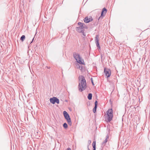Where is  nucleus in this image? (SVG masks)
<instances>
[{
  "label": "nucleus",
  "mask_w": 150,
  "mask_h": 150,
  "mask_svg": "<svg viewBox=\"0 0 150 150\" xmlns=\"http://www.w3.org/2000/svg\"><path fill=\"white\" fill-rule=\"evenodd\" d=\"M79 80H81L78 85V88L79 91L81 92L85 90L86 87V83L84 77L82 75L79 77Z\"/></svg>",
  "instance_id": "1"
},
{
  "label": "nucleus",
  "mask_w": 150,
  "mask_h": 150,
  "mask_svg": "<svg viewBox=\"0 0 150 150\" xmlns=\"http://www.w3.org/2000/svg\"><path fill=\"white\" fill-rule=\"evenodd\" d=\"M79 26L76 28V30L79 33H81L84 31L85 29H87V27L83 23L81 22H79L78 23Z\"/></svg>",
  "instance_id": "2"
},
{
  "label": "nucleus",
  "mask_w": 150,
  "mask_h": 150,
  "mask_svg": "<svg viewBox=\"0 0 150 150\" xmlns=\"http://www.w3.org/2000/svg\"><path fill=\"white\" fill-rule=\"evenodd\" d=\"M113 117V111L112 109H109L107 111V116L106 120L108 122H110L112 119Z\"/></svg>",
  "instance_id": "3"
},
{
  "label": "nucleus",
  "mask_w": 150,
  "mask_h": 150,
  "mask_svg": "<svg viewBox=\"0 0 150 150\" xmlns=\"http://www.w3.org/2000/svg\"><path fill=\"white\" fill-rule=\"evenodd\" d=\"M73 56L76 62L81 64H83V63L82 62V59L79 54L76 52L73 53Z\"/></svg>",
  "instance_id": "4"
},
{
  "label": "nucleus",
  "mask_w": 150,
  "mask_h": 150,
  "mask_svg": "<svg viewBox=\"0 0 150 150\" xmlns=\"http://www.w3.org/2000/svg\"><path fill=\"white\" fill-rule=\"evenodd\" d=\"M63 113L64 117L67 120L68 124L70 126H71L72 125V122L69 115L66 111H64Z\"/></svg>",
  "instance_id": "5"
},
{
  "label": "nucleus",
  "mask_w": 150,
  "mask_h": 150,
  "mask_svg": "<svg viewBox=\"0 0 150 150\" xmlns=\"http://www.w3.org/2000/svg\"><path fill=\"white\" fill-rule=\"evenodd\" d=\"M104 73L107 77H109L111 75V70L108 69L104 68Z\"/></svg>",
  "instance_id": "6"
},
{
  "label": "nucleus",
  "mask_w": 150,
  "mask_h": 150,
  "mask_svg": "<svg viewBox=\"0 0 150 150\" xmlns=\"http://www.w3.org/2000/svg\"><path fill=\"white\" fill-rule=\"evenodd\" d=\"M99 36L98 35H97L95 38V41L96 43L97 47L100 48V46L99 43Z\"/></svg>",
  "instance_id": "7"
},
{
  "label": "nucleus",
  "mask_w": 150,
  "mask_h": 150,
  "mask_svg": "<svg viewBox=\"0 0 150 150\" xmlns=\"http://www.w3.org/2000/svg\"><path fill=\"white\" fill-rule=\"evenodd\" d=\"M107 12V10L105 8H104L103 9L101 13V15L100 16V17H99V19L100 18H103V17L104 16L106 13Z\"/></svg>",
  "instance_id": "8"
},
{
  "label": "nucleus",
  "mask_w": 150,
  "mask_h": 150,
  "mask_svg": "<svg viewBox=\"0 0 150 150\" xmlns=\"http://www.w3.org/2000/svg\"><path fill=\"white\" fill-rule=\"evenodd\" d=\"M109 138V136L107 135L106 136V139L102 143V146L103 147L106 144L107 142H108V139Z\"/></svg>",
  "instance_id": "9"
},
{
  "label": "nucleus",
  "mask_w": 150,
  "mask_h": 150,
  "mask_svg": "<svg viewBox=\"0 0 150 150\" xmlns=\"http://www.w3.org/2000/svg\"><path fill=\"white\" fill-rule=\"evenodd\" d=\"M50 102L53 104H54L56 103V97H53L50 99Z\"/></svg>",
  "instance_id": "10"
},
{
  "label": "nucleus",
  "mask_w": 150,
  "mask_h": 150,
  "mask_svg": "<svg viewBox=\"0 0 150 150\" xmlns=\"http://www.w3.org/2000/svg\"><path fill=\"white\" fill-rule=\"evenodd\" d=\"M92 94L91 93H89L87 97L88 99L89 100H91L92 98Z\"/></svg>",
  "instance_id": "11"
},
{
  "label": "nucleus",
  "mask_w": 150,
  "mask_h": 150,
  "mask_svg": "<svg viewBox=\"0 0 150 150\" xmlns=\"http://www.w3.org/2000/svg\"><path fill=\"white\" fill-rule=\"evenodd\" d=\"M83 20L85 22L88 23L91 21H92L93 19H83Z\"/></svg>",
  "instance_id": "12"
},
{
  "label": "nucleus",
  "mask_w": 150,
  "mask_h": 150,
  "mask_svg": "<svg viewBox=\"0 0 150 150\" xmlns=\"http://www.w3.org/2000/svg\"><path fill=\"white\" fill-rule=\"evenodd\" d=\"M25 38V36L24 35H22L20 38V40L22 41H23Z\"/></svg>",
  "instance_id": "13"
},
{
  "label": "nucleus",
  "mask_w": 150,
  "mask_h": 150,
  "mask_svg": "<svg viewBox=\"0 0 150 150\" xmlns=\"http://www.w3.org/2000/svg\"><path fill=\"white\" fill-rule=\"evenodd\" d=\"M63 127L65 129H66L68 127V125L67 123H64L63 124Z\"/></svg>",
  "instance_id": "14"
},
{
  "label": "nucleus",
  "mask_w": 150,
  "mask_h": 150,
  "mask_svg": "<svg viewBox=\"0 0 150 150\" xmlns=\"http://www.w3.org/2000/svg\"><path fill=\"white\" fill-rule=\"evenodd\" d=\"M96 141H94L92 144V146H93V148H96Z\"/></svg>",
  "instance_id": "15"
},
{
  "label": "nucleus",
  "mask_w": 150,
  "mask_h": 150,
  "mask_svg": "<svg viewBox=\"0 0 150 150\" xmlns=\"http://www.w3.org/2000/svg\"><path fill=\"white\" fill-rule=\"evenodd\" d=\"M97 108V107L94 106L93 109V113H95L96 111V108Z\"/></svg>",
  "instance_id": "16"
},
{
  "label": "nucleus",
  "mask_w": 150,
  "mask_h": 150,
  "mask_svg": "<svg viewBox=\"0 0 150 150\" xmlns=\"http://www.w3.org/2000/svg\"><path fill=\"white\" fill-rule=\"evenodd\" d=\"M56 103H57V104H58L59 103V99L56 97Z\"/></svg>",
  "instance_id": "17"
},
{
  "label": "nucleus",
  "mask_w": 150,
  "mask_h": 150,
  "mask_svg": "<svg viewBox=\"0 0 150 150\" xmlns=\"http://www.w3.org/2000/svg\"><path fill=\"white\" fill-rule=\"evenodd\" d=\"M91 143V140H88V146L90 145Z\"/></svg>",
  "instance_id": "18"
},
{
  "label": "nucleus",
  "mask_w": 150,
  "mask_h": 150,
  "mask_svg": "<svg viewBox=\"0 0 150 150\" xmlns=\"http://www.w3.org/2000/svg\"><path fill=\"white\" fill-rule=\"evenodd\" d=\"M98 104V102L96 100L95 103V106L97 107Z\"/></svg>",
  "instance_id": "19"
},
{
  "label": "nucleus",
  "mask_w": 150,
  "mask_h": 150,
  "mask_svg": "<svg viewBox=\"0 0 150 150\" xmlns=\"http://www.w3.org/2000/svg\"><path fill=\"white\" fill-rule=\"evenodd\" d=\"M91 18H92L91 16H89V17H88V16H86L85 18L84 19H91Z\"/></svg>",
  "instance_id": "20"
},
{
  "label": "nucleus",
  "mask_w": 150,
  "mask_h": 150,
  "mask_svg": "<svg viewBox=\"0 0 150 150\" xmlns=\"http://www.w3.org/2000/svg\"><path fill=\"white\" fill-rule=\"evenodd\" d=\"M91 82H92V84L93 85H94V83H93V80L92 78H91Z\"/></svg>",
  "instance_id": "21"
},
{
  "label": "nucleus",
  "mask_w": 150,
  "mask_h": 150,
  "mask_svg": "<svg viewBox=\"0 0 150 150\" xmlns=\"http://www.w3.org/2000/svg\"><path fill=\"white\" fill-rule=\"evenodd\" d=\"M81 33H83V35L84 36V37L86 36V35L84 33V31H83V32H81Z\"/></svg>",
  "instance_id": "22"
},
{
  "label": "nucleus",
  "mask_w": 150,
  "mask_h": 150,
  "mask_svg": "<svg viewBox=\"0 0 150 150\" xmlns=\"http://www.w3.org/2000/svg\"><path fill=\"white\" fill-rule=\"evenodd\" d=\"M67 150H71V149L70 148H67Z\"/></svg>",
  "instance_id": "23"
},
{
  "label": "nucleus",
  "mask_w": 150,
  "mask_h": 150,
  "mask_svg": "<svg viewBox=\"0 0 150 150\" xmlns=\"http://www.w3.org/2000/svg\"><path fill=\"white\" fill-rule=\"evenodd\" d=\"M34 37L33 38L32 41L31 42L30 44L33 41V40H34Z\"/></svg>",
  "instance_id": "24"
},
{
  "label": "nucleus",
  "mask_w": 150,
  "mask_h": 150,
  "mask_svg": "<svg viewBox=\"0 0 150 150\" xmlns=\"http://www.w3.org/2000/svg\"><path fill=\"white\" fill-rule=\"evenodd\" d=\"M79 68L80 69H82V67H79Z\"/></svg>",
  "instance_id": "25"
},
{
  "label": "nucleus",
  "mask_w": 150,
  "mask_h": 150,
  "mask_svg": "<svg viewBox=\"0 0 150 150\" xmlns=\"http://www.w3.org/2000/svg\"><path fill=\"white\" fill-rule=\"evenodd\" d=\"M48 69H50V67H46Z\"/></svg>",
  "instance_id": "26"
},
{
  "label": "nucleus",
  "mask_w": 150,
  "mask_h": 150,
  "mask_svg": "<svg viewBox=\"0 0 150 150\" xmlns=\"http://www.w3.org/2000/svg\"><path fill=\"white\" fill-rule=\"evenodd\" d=\"M96 148H93V150H96Z\"/></svg>",
  "instance_id": "27"
},
{
  "label": "nucleus",
  "mask_w": 150,
  "mask_h": 150,
  "mask_svg": "<svg viewBox=\"0 0 150 150\" xmlns=\"http://www.w3.org/2000/svg\"><path fill=\"white\" fill-rule=\"evenodd\" d=\"M87 148H88V150H90L89 149V147H88V146Z\"/></svg>",
  "instance_id": "28"
}]
</instances>
